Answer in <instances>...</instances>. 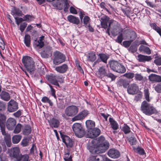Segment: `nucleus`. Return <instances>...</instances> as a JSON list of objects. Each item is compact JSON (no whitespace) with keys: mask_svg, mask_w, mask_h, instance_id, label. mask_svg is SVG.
<instances>
[{"mask_svg":"<svg viewBox=\"0 0 161 161\" xmlns=\"http://www.w3.org/2000/svg\"><path fill=\"white\" fill-rule=\"evenodd\" d=\"M20 149L19 147H16L11 149L9 156L11 158H17L20 155Z\"/></svg>","mask_w":161,"mask_h":161,"instance_id":"13","label":"nucleus"},{"mask_svg":"<svg viewBox=\"0 0 161 161\" xmlns=\"http://www.w3.org/2000/svg\"><path fill=\"white\" fill-rule=\"evenodd\" d=\"M113 27L111 29V32L112 35L114 36H116L118 34L121 33L122 32V29L119 26L118 23L114 21Z\"/></svg>","mask_w":161,"mask_h":161,"instance_id":"9","label":"nucleus"},{"mask_svg":"<svg viewBox=\"0 0 161 161\" xmlns=\"http://www.w3.org/2000/svg\"><path fill=\"white\" fill-rule=\"evenodd\" d=\"M49 125L51 127L53 128H58L59 125V122L57 119L52 118L49 121Z\"/></svg>","mask_w":161,"mask_h":161,"instance_id":"25","label":"nucleus"},{"mask_svg":"<svg viewBox=\"0 0 161 161\" xmlns=\"http://www.w3.org/2000/svg\"><path fill=\"white\" fill-rule=\"evenodd\" d=\"M98 56L102 61L105 63H107L108 57L106 55L103 53H99Z\"/></svg>","mask_w":161,"mask_h":161,"instance_id":"39","label":"nucleus"},{"mask_svg":"<svg viewBox=\"0 0 161 161\" xmlns=\"http://www.w3.org/2000/svg\"><path fill=\"white\" fill-rule=\"evenodd\" d=\"M141 110L143 113L147 115H150L157 112L155 108L145 101H144L142 103Z\"/></svg>","mask_w":161,"mask_h":161,"instance_id":"3","label":"nucleus"},{"mask_svg":"<svg viewBox=\"0 0 161 161\" xmlns=\"http://www.w3.org/2000/svg\"><path fill=\"white\" fill-rule=\"evenodd\" d=\"M129 51L132 53H134L136 51L137 48L136 46L131 45L129 48Z\"/></svg>","mask_w":161,"mask_h":161,"instance_id":"62","label":"nucleus"},{"mask_svg":"<svg viewBox=\"0 0 161 161\" xmlns=\"http://www.w3.org/2000/svg\"><path fill=\"white\" fill-rule=\"evenodd\" d=\"M21 139V136L20 135H15L12 138V142L14 144H17L19 142Z\"/></svg>","mask_w":161,"mask_h":161,"instance_id":"38","label":"nucleus"},{"mask_svg":"<svg viewBox=\"0 0 161 161\" xmlns=\"http://www.w3.org/2000/svg\"><path fill=\"white\" fill-rule=\"evenodd\" d=\"M72 129L75 136L81 138L85 135V131L81 124L75 123L72 125Z\"/></svg>","mask_w":161,"mask_h":161,"instance_id":"4","label":"nucleus"},{"mask_svg":"<svg viewBox=\"0 0 161 161\" xmlns=\"http://www.w3.org/2000/svg\"><path fill=\"white\" fill-rule=\"evenodd\" d=\"M63 141L66 147H71L73 145V142L70 138L66 136H64L62 137Z\"/></svg>","mask_w":161,"mask_h":161,"instance_id":"18","label":"nucleus"},{"mask_svg":"<svg viewBox=\"0 0 161 161\" xmlns=\"http://www.w3.org/2000/svg\"><path fill=\"white\" fill-rule=\"evenodd\" d=\"M144 95L146 100L148 102L150 101L149 99V92L148 89H145L144 91Z\"/></svg>","mask_w":161,"mask_h":161,"instance_id":"55","label":"nucleus"},{"mask_svg":"<svg viewBox=\"0 0 161 161\" xmlns=\"http://www.w3.org/2000/svg\"><path fill=\"white\" fill-rule=\"evenodd\" d=\"M5 105L2 101H0V111H3L5 109Z\"/></svg>","mask_w":161,"mask_h":161,"instance_id":"64","label":"nucleus"},{"mask_svg":"<svg viewBox=\"0 0 161 161\" xmlns=\"http://www.w3.org/2000/svg\"><path fill=\"white\" fill-rule=\"evenodd\" d=\"M106 76L108 78H111L112 81L114 80L116 77V76L114 75L113 74L109 72H107Z\"/></svg>","mask_w":161,"mask_h":161,"instance_id":"50","label":"nucleus"},{"mask_svg":"<svg viewBox=\"0 0 161 161\" xmlns=\"http://www.w3.org/2000/svg\"><path fill=\"white\" fill-rule=\"evenodd\" d=\"M53 5L59 10L62 9L64 7V10L66 12L67 11L69 5L68 0H57L55 2H53Z\"/></svg>","mask_w":161,"mask_h":161,"instance_id":"5","label":"nucleus"},{"mask_svg":"<svg viewBox=\"0 0 161 161\" xmlns=\"http://www.w3.org/2000/svg\"><path fill=\"white\" fill-rule=\"evenodd\" d=\"M149 80L151 81L160 82H161V76L155 74H152L149 76Z\"/></svg>","mask_w":161,"mask_h":161,"instance_id":"19","label":"nucleus"},{"mask_svg":"<svg viewBox=\"0 0 161 161\" xmlns=\"http://www.w3.org/2000/svg\"><path fill=\"white\" fill-rule=\"evenodd\" d=\"M138 89V86L136 84L133 83L128 86L127 92L129 94L134 95Z\"/></svg>","mask_w":161,"mask_h":161,"instance_id":"15","label":"nucleus"},{"mask_svg":"<svg viewBox=\"0 0 161 161\" xmlns=\"http://www.w3.org/2000/svg\"><path fill=\"white\" fill-rule=\"evenodd\" d=\"M67 151L65 152L64 159L65 161H72L71 156L69 155V149H67Z\"/></svg>","mask_w":161,"mask_h":161,"instance_id":"32","label":"nucleus"},{"mask_svg":"<svg viewBox=\"0 0 161 161\" xmlns=\"http://www.w3.org/2000/svg\"><path fill=\"white\" fill-rule=\"evenodd\" d=\"M48 80L52 84L59 87L58 82H63L64 79L61 75H52L48 76Z\"/></svg>","mask_w":161,"mask_h":161,"instance_id":"6","label":"nucleus"},{"mask_svg":"<svg viewBox=\"0 0 161 161\" xmlns=\"http://www.w3.org/2000/svg\"><path fill=\"white\" fill-rule=\"evenodd\" d=\"M17 161H28L29 156L27 154L22 155L20 154V155L16 158Z\"/></svg>","mask_w":161,"mask_h":161,"instance_id":"31","label":"nucleus"},{"mask_svg":"<svg viewBox=\"0 0 161 161\" xmlns=\"http://www.w3.org/2000/svg\"><path fill=\"white\" fill-rule=\"evenodd\" d=\"M152 27L153 29L158 32L161 36V29L158 27L155 24H153L152 25Z\"/></svg>","mask_w":161,"mask_h":161,"instance_id":"47","label":"nucleus"},{"mask_svg":"<svg viewBox=\"0 0 161 161\" xmlns=\"http://www.w3.org/2000/svg\"><path fill=\"white\" fill-rule=\"evenodd\" d=\"M138 58L139 62H143L149 61L152 59L150 56H145L141 54L138 55Z\"/></svg>","mask_w":161,"mask_h":161,"instance_id":"24","label":"nucleus"},{"mask_svg":"<svg viewBox=\"0 0 161 161\" xmlns=\"http://www.w3.org/2000/svg\"><path fill=\"white\" fill-rule=\"evenodd\" d=\"M134 150L136 152L140 155H143L144 153V150L142 148L137 147Z\"/></svg>","mask_w":161,"mask_h":161,"instance_id":"51","label":"nucleus"},{"mask_svg":"<svg viewBox=\"0 0 161 161\" xmlns=\"http://www.w3.org/2000/svg\"><path fill=\"white\" fill-rule=\"evenodd\" d=\"M86 56L87 60L92 62L94 61L96 58L95 53L94 52H90L86 54Z\"/></svg>","mask_w":161,"mask_h":161,"instance_id":"22","label":"nucleus"},{"mask_svg":"<svg viewBox=\"0 0 161 161\" xmlns=\"http://www.w3.org/2000/svg\"><path fill=\"white\" fill-rule=\"evenodd\" d=\"M109 121L112 129L114 130H117L118 128V125L116 122L111 118L109 119Z\"/></svg>","mask_w":161,"mask_h":161,"instance_id":"29","label":"nucleus"},{"mask_svg":"<svg viewBox=\"0 0 161 161\" xmlns=\"http://www.w3.org/2000/svg\"><path fill=\"white\" fill-rule=\"evenodd\" d=\"M124 76L129 79H131L134 77V74L133 73H129L125 74Z\"/></svg>","mask_w":161,"mask_h":161,"instance_id":"60","label":"nucleus"},{"mask_svg":"<svg viewBox=\"0 0 161 161\" xmlns=\"http://www.w3.org/2000/svg\"><path fill=\"white\" fill-rule=\"evenodd\" d=\"M41 100L43 103H48L51 106L53 105L52 102L48 98L46 97H43Z\"/></svg>","mask_w":161,"mask_h":161,"instance_id":"46","label":"nucleus"},{"mask_svg":"<svg viewBox=\"0 0 161 161\" xmlns=\"http://www.w3.org/2000/svg\"><path fill=\"white\" fill-rule=\"evenodd\" d=\"M108 154L111 158H116L119 156L120 153L116 150L114 149H111L108 151Z\"/></svg>","mask_w":161,"mask_h":161,"instance_id":"17","label":"nucleus"},{"mask_svg":"<svg viewBox=\"0 0 161 161\" xmlns=\"http://www.w3.org/2000/svg\"><path fill=\"white\" fill-rule=\"evenodd\" d=\"M132 42V40H129L128 41H124L123 42L124 46L126 47H129L131 43Z\"/></svg>","mask_w":161,"mask_h":161,"instance_id":"58","label":"nucleus"},{"mask_svg":"<svg viewBox=\"0 0 161 161\" xmlns=\"http://www.w3.org/2000/svg\"><path fill=\"white\" fill-rule=\"evenodd\" d=\"M16 124V121L14 119L9 118L7 120L6 127L8 130H12L13 129Z\"/></svg>","mask_w":161,"mask_h":161,"instance_id":"16","label":"nucleus"},{"mask_svg":"<svg viewBox=\"0 0 161 161\" xmlns=\"http://www.w3.org/2000/svg\"><path fill=\"white\" fill-rule=\"evenodd\" d=\"M68 69V66L66 64H63L61 66L55 68V70L58 73L63 74L65 73Z\"/></svg>","mask_w":161,"mask_h":161,"instance_id":"20","label":"nucleus"},{"mask_svg":"<svg viewBox=\"0 0 161 161\" xmlns=\"http://www.w3.org/2000/svg\"><path fill=\"white\" fill-rule=\"evenodd\" d=\"M104 140L105 138L103 136H101L97 138V142L94 145V150L96 153L105 152L108 149L109 143Z\"/></svg>","mask_w":161,"mask_h":161,"instance_id":"1","label":"nucleus"},{"mask_svg":"<svg viewBox=\"0 0 161 161\" xmlns=\"http://www.w3.org/2000/svg\"><path fill=\"white\" fill-rule=\"evenodd\" d=\"M118 70H119V71H118V70H117L116 72L119 73H123L126 71L125 68L120 63L118 67Z\"/></svg>","mask_w":161,"mask_h":161,"instance_id":"37","label":"nucleus"},{"mask_svg":"<svg viewBox=\"0 0 161 161\" xmlns=\"http://www.w3.org/2000/svg\"><path fill=\"white\" fill-rule=\"evenodd\" d=\"M107 72L105 69L103 67H101L98 69V75L99 77L102 78L103 77L105 76Z\"/></svg>","mask_w":161,"mask_h":161,"instance_id":"27","label":"nucleus"},{"mask_svg":"<svg viewBox=\"0 0 161 161\" xmlns=\"http://www.w3.org/2000/svg\"><path fill=\"white\" fill-rule=\"evenodd\" d=\"M27 24L26 23H23L20 25L19 30L21 32H23L27 26Z\"/></svg>","mask_w":161,"mask_h":161,"instance_id":"54","label":"nucleus"},{"mask_svg":"<svg viewBox=\"0 0 161 161\" xmlns=\"http://www.w3.org/2000/svg\"><path fill=\"white\" fill-rule=\"evenodd\" d=\"M118 85L120 86H123L124 88H126L128 85V81L125 79H121L119 80L118 82Z\"/></svg>","mask_w":161,"mask_h":161,"instance_id":"36","label":"nucleus"},{"mask_svg":"<svg viewBox=\"0 0 161 161\" xmlns=\"http://www.w3.org/2000/svg\"><path fill=\"white\" fill-rule=\"evenodd\" d=\"M90 19L89 17L88 16H85L84 17L83 19L84 24L87 26V25L89 24V21Z\"/></svg>","mask_w":161,"mask_h":161,"instance_id":"53","label":"nucleus"},{"mask_svg":"<svg viewBox=\"0 0 161 161\" xmlns=\"http://www.w3.org/2000/svg\"><path fill=\"white\" fill-rule=\"evenodd\" d=\"M18 108V103L13 99L11 100L8 103V110L10 112L15 111Z\"/></svg>","mask_w":161,"mask_h":161,"instance_id":"11","label":"nucleus"},{"mask_svg":"<svg viewBox=\"0 0 161 161\" xmlns=\"http://www.w3.org/2000/svg\"><path fill=\"white\" fill-rule=\"evenodd\" d=\"M67 19L70 22L74 24L78 25L80 23L79 18L72 15L68 16Z\"/></svg>","mask_w":161,"mask_h":161,"instance_id":"21","label":"nucleus"},{"mask_svg":"<svg viewBox=\"0 0 161 161\" xmlns=\"http://www.w3.org/2000/svg\"><path fill=\"white\" fill-rule=\"evenodd\" d=\"M54 56L53 63L56 65H58L64 62L65 57L62 53L58 51H56L54 53Z\"/></svg>","mask_w":161,"mask_h":161,"instance_id":"7","label":"nucleus"},{"mask_svg":"<svg viewBox=\"0 0 161 161\" xmlns=\"http://www.w3.org/2000/svg\"><path fill=\"white\" fill-rule=\"evenodd\" d=\"M78 112L77 107L75 105L70 106L65 108V113L66 115L72 117L76 114Z\"/></svg>","mask_w":161,"mask_h":161,"instance_id":"8","label":"nucleus"},{"mask_svg":"<svg viewBox=\"0 0 161 161\" xmlns=\"http://www.w3.org/2000/svg\"><path fill=\"white\" fill-rule=\"evenodd\" d=\"M142 93H140L137 94L135 97L134 100L136 101H138L140 100L142 97Z\"/></svg>","mask_w":161,"mask_h":161,"instance_id":"61","label":"nucleus"},{"mask_svg":"<svg viewBox=\"0 0 161 161\" xmlns=\"http://www.w3.org/2000/svg\"><path fill=\"white\" fill-rule=\"evenodd\" d=\"M0 98L4 101H8L10 98L9 94L7 92L2 91L0 94Z\"/></svg>","mask_w":161,"mask_h":161,"instance_id":"23","label":"nucleus"},{"mask_svg":"<svg viewBox=\"0 0 161 161\" xmlns=\"http://www.w3.org/2000/svg\"><path fill=\"white\" fill-rule=\"evenodd\" d=\"M123 36L122 33H120L118 36L117 39L115 40L116 42L121 43L123 40Z\"/></svg>","mask_w":161,"mask_h":161,"instance_id":"49","label":"nucleus"},{"mask_svg":"<svg viewBox=\"0 0 161 161\" xmlns=\"http://www.w3.org/2000/svg\"><path fill=\"white\" fill-rule=\"evenodd\" d=\"M122 130L125 134H128L130 132V128L125 124H124V126L122 127Z\"/></svg>","mask_w":161,"mask_h":161,"instance_id":"41","label":"nucleus"},{"mask_svg":"<svg viewBox=\"0 0 161 161\" xmlns=\"http://www.w3.org/2000/svg\"><path fill=\"white\" fill-rule=\"evenodd\" d=\"M100 133V130L98 128H96L93 129L89 130L87 136L89 138H94L98 136Z\"/></svg>","mask_w":161,"mask_h":161,"instance_id":"12","label":"nucleus"},{"mask_svg":"<svg viewBox=\"0 0 161 161\" xmlns=\"http://www.w3.org/2000/svg\"><path fill=\"white\" fill-rule=\"evenodd\" d=\"M155 90L158 93H161V83L156 85L154 87Z\"/></svg>","mask_w":161,"mask_h":161,"instance_id":"57","label":"nucleus"},{"mask_svg":"<svg viewBox=\"0 0 161 161\" xmlns=\"http://www.w3.org/2000/svg\"><path fill=\"white\" fill-rule=\"evenodd\" d=\"M154 63L157 65H161V58H157L154 60Z\"/></svg>","mask_w":161,"mask_h":161,"instance_id":"63","label":"nucleus"},{"mask_svg":"<svg viewBox=\"0 0 161 161\" xmlns=\"http://www.w3.org/2000/svg\"><path fill=\"white\" fill-rule=\"evenodd\" d=\"M120 63L117 61H112L110 63V67L113 70L116 71L117 70H118V67Z\"/></svg>","mask_w":161,"mask_h":161,"instance_id":"26","label":"nucleus"},{"mask_svg":"<svg viewBox=\"0 0 161 161\" xmlns=\"http://www.w3.org/2000/svg\"><path fill=\"white\" fill-rule=\"evenodd\" d=\"M102 159V157L100 155L92 156L90 158V161H100Z\"/></svg>","mask_w":161,"mask_h":161,"instance_id":"45","label":"nucleus"},{"mask_svg":"<svg viewBox=\"0 0 161 161\" xmlns=\"http://www.w3.org/2000/svg\"><path fill=\"white\" fill-rule=\"evenodd\" d=\"M31 42V37L29 35H25L24 38V43L27 47L30 46Z\"/></svg>","mask_w":161,"mask_h":161,"instance_id":"35","label":"nucleus"},{"mask_svg":"<svg viewBox=\"0 0 161 161\" xmlns=\"http://www.w3.org/2000/svg\"><path fill=\"white\" fill-rule=\"evenodd\" d=\"M1 128V131L2 134L4 136L6 135H7L9 134L8 133H7L5 130V125H0Z\"/></svg>","mask_w":161,"mask_h":161,"instance_id":"56","label":"nucleus"},{"mask_svg":"<svg viewBox=\"0 0 161 161\" xmlns=\"http://www.w3.org/2000/svg\"><path fill=\"white\" fill-rule=\"evenodd\" d=\"M101 25L102 27L104 29H106L108 27V26L110 27L111 24L114 23V21L112 20L109 19V18L107 16H104L101 18Z\"/></svg>","mask_w":161,"mask_h":161,"instance_id":"10","label":"nucleus"},{"mask_svg":"<svg viewBox=\"0 0 161 161\" xmlns=\"http://www.w3.org/2000/svg\"><path fill=\"white\" fill-rule=\"evenodd\" d=\"M139 49L141 52H143L147 54H149L151 53L150 49L147 47L142 45L140 47Z\"/></svg>","mask_w":161,"mask_h":161,"instance_id":"28","label":"nucleus"},{"mask_svg":"<svg viewBox=\"0 0 161 161\" xmlns=\"http://www.w3.org/2000/svg\"><path fill=\"white\" fill-rule=\"evenodd\" d=\"M31 127L29 125H25L23 129V133L25 135H28L31 132Z\"/></svg>","mask_w":161,"mask_h":161,"instance_id":"34","label":"nucleus"},{"mask_svg":"<svg viewBox=\"0 0 161 161\" xmlns=\"http://www.w3.org/2000/svg\"><path fill=\"white\" fill-rule=\"evenodd\" d=\"M130 40H132V42L134 40L136 37V33L133 31H131L130 32Z\"/></svg>","mask_w":161,"mask_h":161,"instance_id":"52","label":"nucleus"},{"mask_svg":"<svg viewBox=\"0 0 161 161\" xmlns=\"http://www.w3.org/2000/svg\"><path fill=\"white\" fill-rule=\"evenodd\" d=\"M32 16L30 15H26L24 17V20L29 22L32 20Z\"/></svg>","mask_w":161,"mask_h":161,"instance_id":"59","label":"nucleus"},{"mask_svg":"<svg viewBox=\"0 0 161 161\" xmlns=\"http://www.w3.org/2000/svg\"><path fill=\"white\" fill-rule=\"evenodd\" d=\"M22 62L26 70L30 74H33L35 70V63L33 58L28 56L23 57Z\"/></svg>","mask_w":161,"mask_h":161,"instance_id":"2","label":"nucleus"},{"mask_svg":"<svg viewBox=\"0 0 161 161\" xmlns=\"http://www.w3.org/2000/svg\"><path fill=\"white\" fill-rule=\"evenodd\" d=\"M135 79L138 81H142L144 80V77L140 74H136L135 75Z\"/></svg>","mask_w":161,"mask_h":161,"instance_id":"42","label":"nucleus"},{"mask_svg":"<svg viewBox=\"0 0 161 161\" xmlns=\"http://www.w3.org/2000/svg\"><path fill=\"white\" fill-rule=\"evenodd\" d=\"M86 126L89 130L92 129L95 126V123L91 120H87L86 122Z\"/></svg>","mask_w":161,"mask_h":161,"instance_id":"33","label":"nucleus"},{"mask_svg":"<svg viewBox=\"0 0 161 161\" xmlns=\"http://www.w3.org/2000/svg\"><path fill=\"white\" fill-rule=\"evenodd\" d=\"M44 36H42L40 37L39 40L37 41H35L36 45V46L39 47L40 48H41L43 47L44 45V43L42 41V40L44 39Z\"/></svg>","mask_w":161,"mask_h":161,"instance_id":"30","label":"nucleus"},{"mask_svg":"<svg viewBox=\"0 0 161 161\" xmlns=\"http://www.w3.org/2000/svg\"><path fill=\"white\" fill-rule=\"evenodd\" d=\"M6 119V116L3 114L0 113V125H4Z\"/></svg>","mask_w":161,"mask_h":161,"instance_id":"40","label":"nucleus"},{"mask_svg":"<svg viewBox=\"0 0 161 161\" xmlns=\"http://www.w3.org/2000/svg\"><path fill=\"white\" fill-rule=\"evenodd\" d=\"M13 15L15 14L17 16H21L22 12L19 9L15 8L12 12Z\"/></svg>","mask_w":161,"mask_h":161,"instance_id":"48","label":"nucleus"},{"mask_svg":"<svg viewBox=\"0 0 161 161\" xmlns=\"http://www.w3.org/2000/svg\"><path fill=\"white\" fill-rule=\"evenodd\" d=\"M29 139L28 138H24L21 142V145L24 147L27 146L29 145Z\"/></svg>","mask_w":161,"mask_h":161,"instance_id":"44","label":"nucleus"},{"mask_svg":"<svg viewBox=\"0 0 161 161\" xmlns=\"http://www.w3.org/2000/svg\"><path fill=\"white\" fill-rule=\"evenodd\" d=\"M87 111L84 110L79 113L77 116H75L72 119L73 121L82 119L86 117L88 114Z\"/></svg>","mask_w":161,"mask_h":161,"instance_id":"14","label":"nucleus"},{"mask_svg":"<svg viewBox=\"0 0 161 161\" xmlns=\"http://www.w3.org/2000/svg\"><path fill=\"white\" fill-rule=\"evenodd\" d=\"M21 127L22 125L21 124H17L14 130V133L15 134H17L19 133L21 131Z\"/></svg>","mask_w":161,"mask_h":161,"instance_id":"43","label":"nucleus"}]
</instances>
